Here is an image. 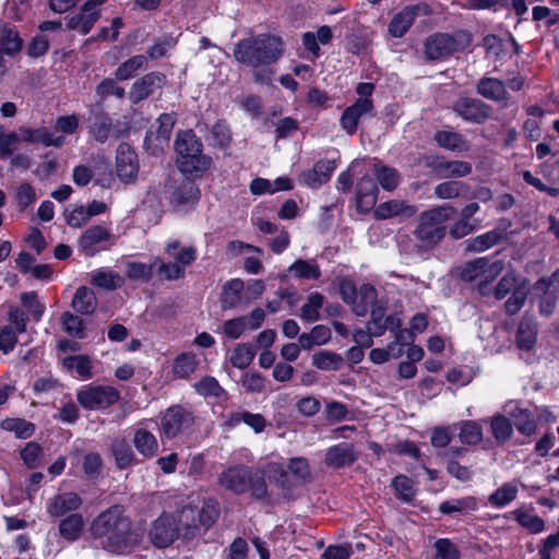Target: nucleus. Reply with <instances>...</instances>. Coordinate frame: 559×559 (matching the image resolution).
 I'll list each match as a JSON object with an SVG mask.
<instances>
[{"mask_svg": "<svg viewBox=\"0 0 559 559\" xmlns=\"http://www.w3.org/2000/svg\"><path fill=\"white\" fill-rule=\"evenodd\" d=\"M91 534L99 545L112 554H123L136 546L141 539L132 531L130 520L120 506H112L98 514L91 524Z\"/></svg>", "mask_w": 559, "mask_h": 559, "instance_id": "f257e3e1", "label": "nucleus"}, {"mask_svg": "<svg viewBox=\"0 0 559 559\" xmlns=\"http://www.w3.org/2000/svg\"><path fill=\"white\" fill-rule=\"evenodd\" d=\"M283 52L282 39L271 34H259L245 38L234 49L237 61L253 68L267 67L276 62Z\"/></svg>", "mask_w": 559, "mask_h": 559, "instance_id": "f03ea898", "label": "nucleus"}, {"mask_svg": "<svg viewBox=\"0 0 559 559\" xmlns=\"http://www.w3.org/2000/svg\"><path fill=\"white\" fill-rule=\"evenodd\" d=\"M203 145L192 130L179 131L175 140L177 166L188 175H199L206 171L212 164L211 157L202 153Z\"/></svg>", "mask_w": 559, "mask_h": 559, "instance_id": "7ed1b4c3", "label": "nucleus"}, {"mask_svg": "<svg viewBox=\"0 0 559 559\" xmlns=\"http://www.w3.org/2000/svg\"><path fill=\"white\" fill-rule=\"evenodd\" d=\"M454 213L455 209L451 205H440L424 212L415 229L416 238L426 247L437 245L445 234L443 223L450 219Z\"/></svg>", "mask_w": 559, "mask_h": 559, "instance_id": "20e7f679", "label": "nucleus"}, {"mask_svg": "<svg viewBox=\"0 0 559 559\" xmlns=\"http://www.w3.org/2000/svg\"><path fill=\"white\" fill-rule=\"evenodd\" d=\"M340 294L342 299L352 306L356 316L362 317L373 307H379L383 302L377 299V292L369 283L360 285L359 289L354 282H340Z\"/></svg>", "mask_w": 559, "mask_h": 559, "instance_id": "39448f33", "label": "nucleus"}, {"mask_svg": "<svg viewBox=\"0 0 559 559\" xmlns=\"http://www.w3.org/2000/svg\"><path fill=\"white\" fill-rule=\"evenodd\" d=\"M468 41V36L464 33L455 35L437 33L426 39L425 55L430 60L442 59L464 49Z\"/></svg>", "mask_w": 559, "mask_h": 559, "instance_id": "423d86ee", "label": "nucleus"}, {"mask_svg": "<svg viewBox=\"0 0 559 559\" xmlns=\"http://www.w3.org/2000/svg\"><path fill=\"white\" fill-rule=\"evenodd\" d=\"M128 276L131 280L157 276L159 280H179L185 277L183 270L178 264H166L156 259L152 264L128 263Z\"/></svg>", "mask_w": 559, "mask_h": 559, "instance_id": "0eeeda50", "label": "nucleus"}, {"mask_svg": "<svg viewBox=\"0 0 559 559\" xmlns=\"http://www.w3.org/2000/svg\"><path fill=\"white\" fill-rule=\"evenodd\" d=\"M119 399V391L110 385H85L78 392L79 403L88 409L109 407Z\"/></svg>", "mask_w": 559, "mask_h": 559, "instance_id": "6e6552de", "label": "nucleus"}, {"mask_svg": "<svg viewBox=\"0 0 559 559\" xmlns=\"http://www.w3.org/2000/svg\"><path fill=\"white\" fill-rule=\"evenodd\" d=\"M193 425V416L181 406L169 407L160 418V438L174 439Z\"/></svg>", "mask_w": 559, "mask_h": 559, "instance_id": "1a4fd4ad", "label": "nucleus"}, {"mask_svg": "<svg viewBox=\"0 0 559 559\" xmlns=\"http://www.w3.org/2000/svg\"><path fill=\"white\" fill-rule=\"evenodd\" d=\"M8 320L9 324L0 329V350L3 354H9L14 349L17 334L24 333L27 324L25 313L16 307L9 309Z\"/></svg>", "mask_w": 559, "mask_h": 559, "instance_id": "9d476101", "label": "nucleus"}, {"mask_svg": "<svg viewBox=\"0 0 559 559\" xmlns=\"http://www.w3.org/2000/svg\"><path fill=\"white\" fill-rule=\"evenodd\" d=\"M178 519L174 514L163 513L152 524L148 537L157 548H166L178 537Z\"/></svg>", "mask_w": 559, "mask_h": 559, "instance_id": "9b49d317", "label": "nucleus"}, {"mask_svg": "<svg viewBox=\"0 0 559 559\" xmlns=\"http://www.w3.org/2000/svg\"><path fill=\"white\" fill-rule=\"evenodd\" d=\"M503 269L501 261H490L488 258H477L465 262L463 265L455 270V275L460 280H476L477 277H485V280H492L498 276Z\"/></svg>", "mask_w": 559, "mask_h": 559, "instance_id": "f8f14e48", "label": "nucleus"}, {"mask_svg": "<svg viewBox=\"0 0 559 559\" xmlns=\"http://www.w3.org/2000/svg\"><path fill=\"white\" fill-rule=\"evenodd\" d=\"M453 111L462 119L476 124L485 123L491 116L492 108L478 98L460 97L453 103Z\"/></svg>", "mask_w": 559, "mask_h": 559, "instance_id": "ddd939ff", "label": "nucleus"}, {"mask_svg": "<svg viewBox=\"0 0 559 559\" xmlns=\"http://www.w3.org/2000/svg\"><path fill=\"white\" fill-rule=\"evenodd\" d=\"M273 471L278 474L276 481L282 487H290L304 484L310 478V466L308 460L301 456L293 457L287 464V469L282 465H273Z\"/></svg>", "mask_w": 559, "mask_h": 559, "instance_id": "4468645a", "label": "nucleus"}, {"mask_svg": "<svg viewBox=\"0 0 559 559\" xmlns=\"http://www.w3.org/2000/svg\"><path fill=\"white\" fill-rule=\"evenodd\" d=\"M107 0H87L81 8V12L68 17L67 26L69 29L79 31L86 35L93 28L100 17L99 7Z\"/></svg>", "mask_w": 559, "mask_h": 559, "instance_id": "2eb2a0df", "label": "nucleus"}, {"mask_svg": "<svg viewBox=\"0 0 559 559\" xmlns=\"http://www.w3.org/2000/svg\"><path fill=\"white\" fill-rule=\"evenodd\" d=\"M263 290L261 282H254L252 287L243 290V282H228L222 292V306L223 308H233L241 301L248 302L255 298Z\"/></svg>", "mask_w": 559, "mask_h": 559, "instance_id": "dca6fc26", "label": "nucleus"}, {"mask_svg": "<svg viewBox=\"0 0 559 559\" xmlns=\"http://www.w3.org/2000/svg\"><path fill=\"white\" fill-rule=\"evenodd\" d=\"M430 13L431 10L428 4L407 5L392 17L388 31L393 37H402L418 15H428Z\"/></svg>", "mask_w": 559, "mask_h": 559, "instance_id": "f3484780", "label": "nucleus"}, {"mask_svg": "<svg viewBox=\"0 0 559 559\" xmlns=\"http://www.w3.org/2000/svg\"><path fill=\"white\" fill-rule=\"evenodd\" d=\"M168 200L176 211L193 206L200 197L195 182L183 180L179 186H167Z\"/></svg>", "mask_w": 559, "mask_h": 559, "instance_id": "a211bd4d", "label": "nucleus"}, {"mask_svg": "<svg viewBox=\"0 0 559 559\" xmlns=\"http://www.w3.org/2000/svg\"><path fill=\"white\" fill-rule=\"evenodd\" d=\"M166 82V76L162 72H150L134 81L129 92V98L133 104H138L148 96L159 91Z\"/></svg>", "mask_w": 559, "mask_h": 559, "instance_id": "6ab92c4d", "label": "nucleus"}, {"mask_svg": "<svg viewBox=\"0 0 559 559\" xmlns=\"http://www.w3.org/2000/svg\"><path fill=\"white\" fill-rule=\"evenodd\" d=\"M438 178H461L471 175L472 165L464 160H448L443 157H435L426 163Z\"/></svg>", "mask_w": 559, "mask_h": 559, "instance_id": "aec40b11", "label": "nucleus"}, {"mask_svg": "<svg viewBox=\"0 0 559 559\" xmlns=\"http://www.w3.org/2000/svg\"><path fill=\"white\" fill-rule=\"evenodd\" d=\"M251 472L248 467L230 466L218 476V483L225 489L234 493H242L249 488Z\"/></svg>", "mask_w": 559, "mask_h": 559, "instance_id": "412c9836", "label": "nucleus"}, {"mask_svg": "<svg viewBox=\"0 0 559 559\" xmlns=\"http://www.w3.org/2000/svg\"><path fill=\"white\" fill-rule=\"evenodd\" d=\"M138 169V158L134 151L128 144H120L116 156L117 176L123 182H129L136 177Z\"/></svg>", "mask_w": 559, "mask_h": 559, "instance_id": "4be33fe9", "label": "nucleus"}, {"mask_svg": "<svg viewBox=\"0 0 559 559\" xmlns=\"http://www.w3.org/2000/svg\"><path fill=\"white\" fill-rule=\"evenodd\" d=\"M82 506L81 497L75 492L58 493L46 503V511L51 518H62L69 512H74Z\"/></svg>", "mask_w": 559, "mask_h": 559, "instance_id": "5701e85b", "label": "nucleus"}, {"mask_svg": "<svg viewBox=\"0 0 559 559\" xmlns=\"http://www.w3.org/2000/svg\"><path fill=\"white\" fill-rule=\"evenodd\" d=\"M373 108L372 100L370 98H358L353 105L347 107L341 117L342 128L349 134L353 135L359 122V119L365 114L371 111Z\"/></svg>", "mask_w": 559, "mask_h": 559, "instance_id": "b1692460", "label": "nucleus"}, {"mask_svg": "<svg viewBox=\"0 0 559 559\" xmlns=\"http://www.w3.org/2000/svg\"><path fill=\"white\" fill-rule=\"evenodd\" d=\"M415 205L408 204L403 200H390L380 203L374 209V217L378 219H388L392 217L408 218L417 213Z\"/></svg>", "mask_w": 559, "mask_h": 559, "instance_id": "393cba45", "label": "nucleus"}, {"mask_svg": "<svg viewBox=\"0 0 559 559\" xmlns=\"http://www.w3.org/2000/svg\"><path fill=\"white\" fill-rule=\"evenodd\" d=\"M378 186L370 176H364L356 186V204L361 212L371 210L378 199Z\"/></svg>", "mask_w": 559, "mask_h": 559, "instance_id": "a878e982", "label": "nucleus"}, {"mask_svg": "<svg viewBox=\"0 0 559 559\" xmlns=\"http://www.w3.org/2000/svg\"><path fill=\"white\" fill-rule=\"evenodd\" d=\"M385 306L373 307L369 329L374 336H381L386 330L396 332L402 326V320L397 316H388L384 319Z\"/></svg>", "mask_w": 559, "mask_h": 559, "instance_id": "bb28decb", "label": "nucleus"}, {"mask_svg": "<svg viewBox=\"0 0 559 559\" xmlns=\"http://www.w3.org/2000/svg\"><path fill=\"white\" fill-rule=\"evenodd\" d=\"M356 461L354 445L341 442L326 450L324 462L329 467L341 468L348 466Z\"/></svg>", "mask_w": 559, "mask_h": 559, "instance_id": "cd10ccee", "label": "nucleus"}, {"mask_svg": "<svg viewBox=\"0 0 559 559\" xmlns=\"http://www.w3.org/2000/svg\"><path fill=\"white\" fill-rule=\"evenodd\" d=\"M110 237V233L107 228L100 225H95L86 229L79 239V247L82 252L86 255L92 257L98 250V246L107 241Z\"/></svg>", "mask_w": 559, "mask_h": 559, "instance_id": "c85d7f7f", "label": "nucleus"}, {"mask_svg": "<svg viewBox=\"0 0 559 559\" xmlns=\"http://www.w3.org/2000/svg\"><path fill=\"white\" fill-rule=\"evenodd\" d=\"M476 92L486 99L501 103L509 99L506 84L496 78L484 76L476 83Z\"/></svg>", "mask_w": 559, "mask_h": 559, "instance_id": "c756f323", "label": "nucleus"}, {"mask_svg": "<svg viewBox=\"0 0 559 559\" xmlns=\"http://www.w3.org/2000/svg\"><path fill=\"white\" fill-rule=\"evenodd\" d=\"M506 408L520 433L528 437L536 433L537 424L533 414L528 409L516 404H508Z\"/></svg>", "mask_w": 559, "mask_h": 559, "instance_id": "7c9ffc66", "label": "nucleus"}, {"mask_svg": "<svg viewBox=\"0 0 559 559\" xmlns=\"http://www.w3.org/2000/svg\"><path fill=\"white\" fill-rule=\"evenodd\" d=\"M334 169V160H319L312 169L301 174V181L310 188H319L329 181Z\"/></svg>", "mask_w": 559, "mask_h": 559, "instance_id": "2f4dec72", "label": "nucleus"}, {"mask_svg": "<svg viewBox=\"0 0 559 559\" xmlns=\"http://www.w3.org/2000/svg\"><path fill=\"white\" fill-rule=\"evenodd\" d=\"M132 441L136 451L145 459H151L158 452L157 438L146 428L135 429Z\"/></svg>", "mask_w": 559, "mask_h": 559, "instance_id": "473e14b6", "label": "nucleus"}, {"mask_svg": "<svg viewBox=\"0 0 559 559\" xmlns=\"http://www.w3.org/2000/svg\"><path fill=\"white\" fill-rule=\"evenodd\" d=\"M20 133L22 140L28 143H43L45 146L60 147L64 143V136H53L46 128L29 129L21 128Z\"/></svg>", "mask_w": 559, "mask_h": 559, "instance_id": "72a5a7b5", "label": "nucleus"}, {"mask_svg": "<svg viewBox=\"0 0 559 559\" xmlns=\"http://www.w3.org/2000/svg\"><path fill=\"white\" fill-rule=\"evenodd\" d=\"M84 526L85 522L83 516L80 513H72L60 521L58 531L62 538L73 543L81 537Z\"/></svg>", "mask_w": 559, "mask_h": 559, "instance_id": "f704fd0d", "label": "nucleus"}, {"mask_svg": "<svg viewBox=\"0 0 559 559\" xmlns=\"http://www.w3.org/2000/svg\"><path fill=\"white\" fill-rule=\"evenodd\" d=\"M435 141L439 146L453 152H467L471 148L469 142L457 132L438 131Z\"/></svg>", "mask_w": 559, "mask_h": 559, "instance_id": "c9c22d12", "label": "nucleus"}, {"mask_svg": "<svg viewBox=\"0 0 559 559\" xmlns=\"http://www.w3.org/2000/svg\"><path fill=\"white\" fill-rule=\"evenodd\" d=\"M537 340V325L531 318H523L516 333V344L521 349L530 350Z\"/></svg>", "mask_w": 559, "mask_h": 559, "instance_id": "e433bc0d", "label": "nucleus"}, {"mask_svg": "<svg viewBox=\"0 0 559 559\" xmlns=\"http://www.w3.org/2000/svg\"><path fill=\"white\" fill-rule=\"evenodd\" d=\"M198 366L199 359L197 358V355L191 352H187L175 358L171 371L176 378L186 379L197 370Z\"/></svg>", "mask_w": 559, "mask_h": 559, "instance_id": "4c0bfd02", "label": "nucleus"}, {"mask_svg": "<svg viewBox=\"0 0 559 559\" xmlns=\"http://www.w3.org/2000/svg\"><path fill=\"white\" fill-rule=\"evenodd\" d=\"M331 338V331L325 325H316L309 333H302L298 342L302 349L309 350L313 346L326 344Z\"/></svg>", "mask_w": 559, "mask_h": 559, "instance_id": "58836bf2", "label": "nucleus"}, {"mask_svg": "<svg viewBox=\"0 0 559 559\" xmlns=\"http://www.w3.org/2000/svg\"><path fill=\"white\" fill-rule=\"evenodd\" d=\"M165 251L175 260L173 264H178L182 270H185V266L191 264L197 257L194 247H181L179 241L168 243ZM183 272L186 273V271Z\"/></svg>", "mask_w": 559, "mask_h": 559, "instance_id": "ea45409f", "label": "nucleus"}, {"mask_svg": "<svg viewBox=\"0 0 559 559\" xmlns=\"http://www.w3.org/2000/svg\"><path fill=\"white\" fill-rule=\"evenodd\" d=\"M96 305V297L92 289L85 286L78 288L72 299V307L75 311L90 314L95 310Z\"/></svg>", "mask_w": 559, "mask_h": 559, "instance_id": "a19ab883", "label": "nucleus"}, {"mask_svg": "<svg viewBox=\"0 0 559 559\" xmlns=\"http://www.w3.org/2000/svg\"><path fill=\"white\" fill-rule=\"evenodd\" d=\"M518 492L515 484L506 483L489 496L488 502L495 508H503L516 499Z\"/></svg>", "mask_w": 559, "mask_h": 559, "instance_id": "79ce46f5", "label": "nucleus"}, {"mask_svg": "<svg viewBox=\"0 0 559 559\" xmlns=\"http://www.w3.org/2000/svg\"><path fill=\"white\" fill-rule=\"evenodd\" d=\"M255 353L257 350L252 344H237L230 353L229 361L234 367L245 369L252 362Z\"/></svg>", "mask_w": 559, "mask_h": 559, "instance_id": "37998d69", "label": "nucleus"}, {"mask_svg": "<svg viewBox=\"0 0 559 559\" xmlns=\"http://www.w3.org/2000/svg\"><path fill=\"white\" fill-rule=\"evenodd\" d=\"M476 509L477 501L471 496L447 500L439 506V511L443 514L464 513Z\"/></svg>", "mask_w": 559, "mask_h": 559, "instance_id": "c03bdc74", "label": "nucleus"}, {"mask_svg": "<svg viewBox=\"0 0 559 559\" xmlns=\"http://www.w3.org/2000/svg\"><path fill=\"white\" fill-rule=\"evenodd\" d=\"M195 392L203 397L221 399L226 396V391L218 381L211 376L203 377L193 384Z\"/></svg>", "mask_w": 559, "mask_h": 559, "instance_id": "a18cd8bd", "label": "nucleus"}, {"mask_svg": "<svg viewBox=\"0 0 559 559\" xmlns=\"http://www.w3.org/2000/svg\"><path fill=\"white\" fill-rule=\"evenodd\" d=\"M0 426L3 430L14 433L19 439H27L35 431L34 424L22 418L3 419Z\"/></svg>", "mask_w": 559, "mask_h": 559, "instance_id": "49530a36", "label": "nucleus"}, {"mask_svg": "<svg viewBox=\"0 0 559 559\" xmlns=\"http://www.w3.org/2000/svg\"><path fill=\"white\" fill-rule=\"evenodd\" d=\"M499 234L491 230L464 241L465 250L468 252H483L498 245Z\"/></svg>", "mask_w": 559, "mask_h": 559, "instance_id": "de8ad7c7", "label": "nucleus"}, {"mask_svg": "<svg viewBox=\"0 0 559 559\" xmlns=\"http://www.w3.org/2000/svg\"><path fill=\"white\" fill-rule=\"evenodd\" d=\"M459 438L462 443L475 445L483 440V428L474 420H463L459 424Z\"/></svg>", "mask_w": 559, "mask_h": 559, "instance_id": "09e8293b", "label": "nucleus"}, {"mask_svg": "<svg viewBox=\"0 0 559 559\" xmlns=\"http://www.w3.org/2000/svg\"><path fill=\"white\" fill-rule=\"evenodd\" d=\"M312 365L320 370H338L343 365V358L336 353L320 350L312 355Z\"/></svg>", "mask_w": 559, "mask_h": 559, "instance_id": "8fccbe9b", "label": "nucleus"}, {"mask_svg": "<svg viewBox=\"0 0 559 559\" xmlns=\"http://www.w3.org/2000/svg\"><path fill=\"white\" fill-rule=\"evenodd\" d=\"M209 143L213 146L225 148L231 142V132L225 121H217L211 128L206 138Z\"/></svg>", "mask_w": 559, "mask_h": 559, "instance_id": "3c124183", "label": "nucleus"}, {"mask_svg": "<svg viewBox=\"0 0 559 559\" xmlns=\"http://www.w3.org/2000/svg\"><path fill=\"white\" fill-rule=\"evenodd\" d=\"M374 176L380 186L388 191L395 189L400 182L399 171L385 165L377 164L374 166Z\"/></svg>", "mask_w": 559, "mask_h": 559, "instance_id": "603ef678", "label": "nucleus"}, {"mask_svg": "<svg viewBox=\"0 0 559 559\" xmlns=\"http://www.w3.org/2000/svg\"><path fill=\"white\" fill-rule=\"evenodd\" d=\"M62 366L67 370H75V372L83 379H90L91 372V360L87 356H69L62 359Z\"/></svg>", "mask_w": 559, "mask_h": 559, "instance_id": "864d4df0", "label": "nucleus"}, {"mask_svg": "<svg viewBox=\"0 0 559 559\" xmlns=\"http://www.w3.org/2000/svg\"><path fill=\"white\" fill-rule=\"evenodd\" d=\"M146 64V57L142 55L133 56L123 63H121L115 75L118 80L124 81L132 78L136 71L143 69Z\"/></svg>", "mask_w": 559, "mask_h": 559, "instance_id": "5fc2aeb1", "label": "nucleus"}, {"mask_svg": "<svg viewBox=\"0 0 559 559\" xmlns=\"http://www.w3.org/2000/svg\"><path fill=\"white\" fill-rule=\"evenodd\" d=\"M490 428L495 439L502 443L509 440L513 433V427L509 418L496 415L490 420Z\"/></svg>", "mask_w": 559, "mask_h": 559, "instance_id": "6e6d98bb", "label": "nucleus"}, {"mask_svg": "<svg viewBox=\"0 0 559 559\" xmlns=\"http://www.w3.org/2000/svg\"><path fill=\"white\" fill-rule=\"evenodd\" d=\"M289 272L294 277L306 280H316L321 276V271L314 261L297 260L289 267Z\"/></svg>", "mask_w": 559, "mask_h": 559, "instance_id": "4d7b16f0", "label": "nucleus"}, {"mask_svg": "<svg viewBox=\"0 0 559 559\" xmlns=\"http://www.w3.org/2000/svg\"><path fill=\"white\" fill-rule=\"evenodd\" d=\"M513 513L518 523L530 533L538 534L545 530V522L538 515L522 510H515Z\"/></svg>", "mask_w": 559, "mask_h": 559, "instance_id": "13d9d810", "label": "nucleus"}, {"mask_svg": "<svg viewBox=\"0 0 559 559\" xmlns=\"http://www.w3.org/2000/svg\"><path fill=\"white\" fill-rule=\"evenodd\" d=\"M116 464L119 468H126L132 464L134 454L130 445L124 440H115L111 445Z\"/></svg>", "mask_w": 559, "mask_h": 559, "instance_id": "bf43d9fd", "label": "nucleus"}, {"mask_svg": "<svg viewBox=\"0 0 559 559\" xmlns=\"http://www.w3.org/2000/svg\"><path fill=\"white\" fill-rule=\"evenodd\" d=\"M22 48V39L17 33L11 28H4L0 33V52L7 55H14Z\"/></svg>", "mask_w": 559, "mask_h": 559, "instance_id": "052dcab7", "label": "nucleus"}, {"mask_svg": "<svg viewBox=\"0 0 559 559\" xmlns=\"http://www.w3.org/2000/svg\"><path fill=\"white\" fill-rule=\"evenodd\" d=\"M323 305V297L313 293L308 297L307 302L301 307L300 317L302 320L308 322H314L319 319V311Z\"/></svg>", "mask_w": 559, "mask_h": 559, "instance_id": "680f3d73", "label": "nucleus"}, {"mask_svg": "<svg viewBox=\"0 0 559 559\" xmlns=\"http://www.w3.org/2000/svg\"><path fill=\"white\" fill-rule=\"evenodd\" d=\"M112 131L111 119L108 116H97L91 126V134L99 142L104 143L108 140Z\"/></svg>", "mask_w": 559, "mask_h": 559, "instance_id": "e2e57ef3", "label": "nucleus"}, {"mask_svg": "<svg viewBox=\"0 0 559 559\" xmlns=\"http://www.w3.org/2000/svg\"><path fill=\"white\" fill-rule=\"evenodd\" d=\"M21 304L29 312L35 321H39L45 312V305L38 299V296L33 293H23L20 297Z\"/></svg>", "mask_w": 559, "mask_h": 559, "instance_id": "0e129e2a", "label": "nucleus"}, {"mask_svg": "<svg viewBox=\"0 0 559 559\" xmlns=\"http://www.w3.org/2000/svg\"><path fill=\"white\" fill-rule=\"evenodd\" d=\"M392 487L404 501H412L415 496L414 483L405 475L395 476L392 479Z\"/></svg>", "mask_w": 559, "mask_h": 559, "instance_id": "69168bd1", "label": "nucleus"}, {"mask_svg": "<svg viewBox=\"0 0 559 559\" xmlns=\"http://www.w3.org/2000/svg\"><path fill=\"white\" fill-rule=\"evenodd\" d=\"M463 187L461 181H443L435 187V195L438 199H454L460 195Z\"/></svg>", "mask_w": 559, "mask_h": 559, "instance_id": "338daca9", "label": "nucleus"}, {"mask_svg": "<svg viewBox=\"0 0 559 559\" xmlns=\"http://www.w3.org/2000/svg\"><path fill=\"white\" fill-rule=\"evenodd\" d=\"M41 453L43 451L38 443L28 442L21 451V457L27 467L35 468L40 463Z\"/></svg>", "mask_w": 559, "mask_h": 559, "instance_id": "774afa93", "label": "nucleus"}]
</instances>
